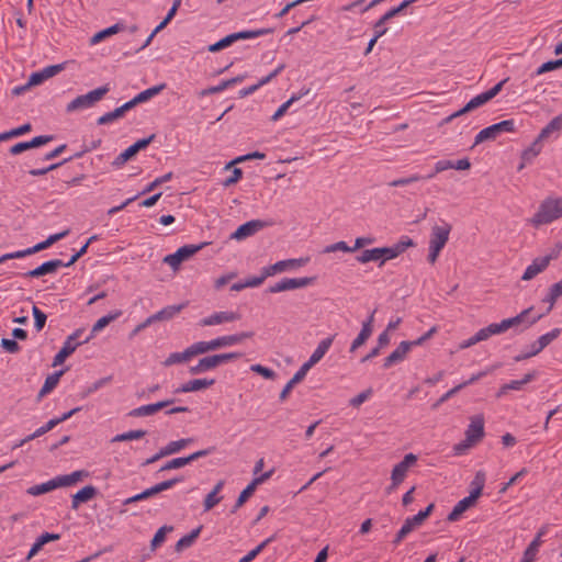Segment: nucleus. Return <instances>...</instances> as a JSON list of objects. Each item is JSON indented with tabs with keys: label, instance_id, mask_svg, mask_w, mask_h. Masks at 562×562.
I'll use <instances>...</instances> for the list:
<instances>
[{
	"label": "nucleus",
	"instance_id": "obj_1",
	"mask_svg": "<svg viewBox=\"0 0 562 562\" xmlns=\"http://www.w3.org/2000/svg\"><path fill=\"white\" fill-rule=\"evenodd\" d=\"M562 217V196L544 199L535 215L530 218V223L538 227L540 225L550 224Z\"/></svg>",
	"mask_w": 562,
	"mask_h": 562
},
{
	"label": "nucleus",
	"instance_id": "obj_2",
	"mask_svg": "<svg viewBox=\"0 0 562 562\" xmlns=\"http://www.w3.org/2000/svg\"><path fill=\"white\" fill-rule=\"evenodd\" d=\"M241 357L240 352H227V353H217L210 355L201 358L196 364L191 366L189 368V373L192 375H198L211 371L224 363L229 361L239 359Z\"/></svg>",
	"mask_w": 562,
	"mask_h": 562
},
{
	"label": "nucleus",
	"instance_id": "obj_3",
	"mask_svg": "<svg viewBox=\"0 0 562 562\" xmlns=\"http://www.w3.org/2000/svg\"><path fill=\"white\" fill-rule=\"evenodd\" d=\"M109 91H110V86L104 85L94 90L89 91L86 94L78 95L71 102H69L67 104L66 111L68 113H70V112H75L77 110L91 108L97 102H99Z\"/></svg>",
	"mask_w": 562,
	"mask_h": 562
},
{
	"label": "nucleus",
	"instance_id": "obj_4",
	"mask_svg": "<svg viewBox=\"0 0 562 562\" xmlns=\"http://www.w3.org/2000/svg\"><path fill=\"white\" fill-rule=\"evenodd\" d=\"M515 121L514 120H505L487 126L480 131L474 139V145H479L486 140L496 139L502 133H513L515 132Z\"/></svg>",
	"mask_w": 562,
	"mask_h": 562
},
{
	"label": "nucleus",
	"instance_id": "obj_5",
	"mask_svg": "<svg viewBox=\"0 0 562 562\" xmlns=\"http://www.w3.org/2000/svg\"><path fill=\"white\" fill-rule=\"evenodd\" d=\"M532 311L533 307H528L514 317L503 319L501 323H498L502 331L505 333L509 328H518L519 326H522L524 328H529L530 326L536 324L543 315L539 314L530 316Z\"/></svg>",
	"mask_w": 562,
	"mask_h": 562
},
{
	"label": "nucleus",
	"instance_id": "obj_6",
	"mask_svg": "<svg viewBox=\"0 0 562 562\" xmlns=\"http://www.w3.org/2000/svg\"><path fill=\"white\" fill-rule=\"evenodd\" d=\"M417 462V457L414 453H407L401 462L394 465L391 473V485L387 492L395 491L398 485L405 480L411 467Z\"/></svg>",
	"mask_w": 562,
	"mask_h": 562
},
{
	"label": "nucleus",
	"instance_id": "obj_7",
	"mask_svg": "<svg viewBox=\"0 0 562 562\" xmlns=\"http://www.w3.org/2000/svg\"><path fill=\"white\" fill-rule=\"evenodd\" d=\"M315 277L283 278L266 289L267 293L274 294L284 291L306 288L315 282Z\"/></svg>",
	"mask_w": 562,
	"mask_h": 562
},
{
	"label": "nucleus",
	"instance_id": "obj_8",
	"mask_svg": "<svg viewBox=\"0 0 562 562\" xmlns=\"http://www.w3.org/2000/svg\"><path fill=\"white\" fill-rule=\"evenodd\" d=\"M83 331H85L83 328H78L71 335H69L67 337L63 347L55 355V357L53 359V367L63 364L64 361L66 360V358H68L71 353L75 352L77 347L85 344V342H82V340H79L80 337L82 336Z\"/></svg>",
	"mask_w": 562,
	"mask_h": 562
},
{
	"label": "nucleus",
	"instance_id": "obj_9",
	"mask_svg": "<svg viewBox=\"0 0 562 562\" xmlns=\"http://www.w3.org/2000/svg\"><path fill=\"white\" fill-rule=\"evenodd\" d=\"M205 245L206 243H201L199 245H184L180 247L176 252L167 255L162 261L169 265L173 271H177L183 261L191 258Z\"/></svg>",
	"mask_w": 562,
	"mask_h": 562
},
{
	"label": "nucleus",
	"instance_id": "obj_10",
	"mask_svg": "<svg viewBox=\"0 0 562 562\" xmlns=\"http://www.w3.org/2000/svg\"><path fill=\"white\" fill-rule=\"evenodd\" d=\"M155 138V134H151L147 138L138 139L136 143L131 145L124 151H122L113 161L112 166L116 169L124 166L131 158H133L139 150L145 149Z\"/></svg>",
	"mask_w": 562,
	"mask_h": 562
},
{
	"label": "nucleus",
	"instance_id": "obj_11",
	"mask_svg": "<svg viewBox=\"0 0 562 562\" xmlns=\"http://www.w3.org/2000/svg\"><path fill=\"white\" fill-rule=\"evenodd\" d=\"M270 222H265L261 220H252L249 222H246L245 224L240 225L233 234L232 238L237 240H243L247 237H250L261 231L262 228L270 226Z\"/></svg>",
	"mask_w": 562,
	"mask_h": 562
},
{
	"label": "nucleus",
	"instance_id": "obj_12",
	"mask_svg": "<svg viewBox=\"0 0 562 562\" xmlns=\"http://www.w3.org/2000/svg\"><path fill=\"white\" fill-rule=\"evenodd\" d=\"M451 232V225L443 223V225H436L431 228L429 248L442 250L446 246Z\"/></svg>",
	"mask_w": 562,
	"mask_h": 562
},
{
	"label": "nucleus",
	"instance_id": "obj_13",
	"mask_svg": "<svg viewBox=\"0 0 562 562\" xmlns=\"http://www.w3.org/2000/svg\"><path fill=\"white\" fill-rule=\"evenodd\" d=\"M176 402L175 398H167L157 403L146 404L142 405L139 407L133 408L128 412L130 417H145V416H151L159 412L162 408H166L170 405H172Z\"/></svg>",
	"mask_w": 562,
	"mask_h": 562
},
{
	"label": "nucleus",
	"instance_id": "obj_14",
	"mask_svg": "<svg viewBox=\"0 0 562 562\" xmlns=\"http://www.w3.org/2000/svg\"><path fill=\"white\" fill-rule=\"evenodd\" d=\"M210 453H211V449H204V450L195 451L188 457H180V458L172 459V460L166 462L160 468L159 472L169 471V470H173V469H180V468L198 460L199 458L206 457Z\"/></svg>",
	"mask_w": 562,
	"mask_h": 562
},
{
	"label": "nucleus",
	"instance_id": "obj_15",
	"mask_svg": "<svg viewBox=\"0 0 562 562\" xmlns=\"http://www.w3.org/2000/svg\"><path fill=\"white\" fill-rule=\"evenodd\" d=\"M270 475H271V472H266L261 476L254 479L251 481V483H249L246 486V488H244L241 491V493L239 494L235 505L231 509V513L235 514L247 502V499L254 494V492L256 490V486L258 484L263 483L266 480H268L270 477Z\"/></svg>",
	"mask_w": 562,
	"mask_h": 562
},
{
	"label": "nucleus",
	"instance_id": "obj_16",
	"mask_svg": "<svg viewBox=\"0 0 562 562\" xmlns=\"http://www.w3.org/2000/svg\"><path fill=\"white\" fill-rule=\"evenodd\" d=\"M554 258H557V255H547L544 257L536 258L531 262V265H529L526 268L521 279L525 281L532 280L536 276H538L540 272L546 270L547 267L549 266L550 261Z\"/></svg>",
	"mask_w": 562,
	"mask_h": 562
},
{
	"label": "nucleus",
	"instance_id": "obj_17",
	"mask_svg": "<svg viewBox=\"0 0 562 562\" xmlns=\"http://www.w3.org/2000/svg\"><path fill=\"white\" fill-rule=\"evenodd\" d=\"M484 437V417L482 415H475L471 417V422L465 430V438L468 442H475L482 440Z\"/></svg>",
	"mask_w": 562,
	"mask_h": 562
},
{
	"label": "nucleus",
	"instance_id": "obj_18",
	"mask_svg": "<svg viewBox=\"0 0 562 562\" xmlns=\"http://www.w3.org/2000/svg\"><path fill=\"white\" fill-rule=\"evenodd\" d=\"M240 318V315L236 312H216L207 317L202 318L199 325L202 327L214 326L223 323L235 322Z\"/></svg>",
	"mask_w": 562,
	"mask_h": 562
},
{
	"label": "nucleus",
	"instance_id": "obj_19",
	"mask_svg": "<svg viewBox=\"0 0 562 562\" xmlns=\"http://www.w3.org/2000/svg\"><path fill=\"white\" fill-rule=\"evenodd\" d=\"M477 498L479 491H471L469 496L462 498L454 505L453 509L450 512L447 519L449 521H457L468 508L474 505Z\"/></svg>",
	"mask_w": 562,
	"mask_h": 562
},
{
	"label": "nucleus",
	"instance_id": "obj_20",
	"mask_svg": "<svg viewBox=\"0 0 562 562\" xmlns=\"http://www.w3.org/2000/svg\"><path fill=\"white\" fill-rule=\"evenodd\" d=\"M64 69V64L50 65L43 68L40 71L31 74L29 77V86H37L41 85L46 79H49L57 74H59Z\"/></svg>",
	"mask_w": 562,
	"mask_h": 562
},
{
	"label": "nucleus",
	"instance_id": "obj_21",
	"mask_svg": "<svg viewBox=\"0 0 562 562\" xmlns=\"http://www.w3.org/2000/svg\"><path fill=\"white\" fill-rule=\"evenodd\" d=\"M64 266V261L60 259H53L49 261L43 262L37 268L30 270L22 276L24 278H40L42 276L54 273L57 271L58 268H61Z\"/></svg>",
	"mask_w": 562,
	"mask_h": 562
},
{
	"label": "nucleus",
	"instance_id": "obj_22",
	"mask_svg": "<svg viewBox=\"0 0 562 562\" xmlns=\"http://www.w3.org/2000/svg\"><path fill=\"white\" fill-rule=\"evenodd\" d=\"M53 140L52 135H40L31 139L30 142H21L15 145H13L9 151L11 155H19L27 149L36 148L42 145H45Z\"/></svg>",
	"mask_w": 562,
	"mask_h": 562
},
{
	"label": "nucleus",
	"instance_id": "obj_23",
	"mask_svg": "<svg viewBox=\"0 0 562 562\" xmlns=\"http://www.w3.org/2000/svg\"><path fill=\"white\" fill-rule=\"evenodd\" d=\"M215 383L214 379H194L190 380L187 383H183L179 387H177L173 393H190V392H199L205 389H209Z\"/></svg>",
	"mask_w": 562,
	"mask_h": 562
},
{
	"label": "nucleus",
	"instance_id": "obj_24",
	"mask_svg": "<svg viewBox=\"0 0 562 562\" xmlns=\"http://www.w3.org/2000/svg\"><path fill=\"white\" fill-rule=\"evenodd\" d=\"M335 336L327 337L323 339L316 347V349L313 351L310 359L303 363L308 370L315 366L317 362L321 361V359L325 356V353L330 348Z\"/></svg>",
	"mask_w": 562,
	"mask_h": 562
},
{
	"label": "nucleus",
	"instance_id": "obj_25",
	"mask_svg": "<svg viewBox=\"0 0 562 562\" xmlns=\"http://www.w3.org/2000/svg\"><path fill=\"white\" fill-rule=\"evenodd\" d=\"M409 352V345H408V341H402L400 342V345L396 347L395 350H393L385 359H384V363H383V367L385 369H389L391 368L393 364L395 363H398V362H402L407 353Z\"/></svg>",
	"mask_w": 562,
	"mask_h": 562
},
{
	"label": "nucleus",
	"instance_id": "obj_26",
	"mask_svg": "<svg viewBox=\"0 0 562 562\" xmlns=\"http://www.w3.org/2000/svg\"><path fill=\"white\" fill-rule=\"evenodd\" d=\"M122 315V311L117 310L114 312L109 313L105 316H102L99 318L94 325L92 326L91 333L89 336H87L82 342H89L91 339L94 338V336L101 331L104 327H106L111 322L117 319Z\"/></svg>",
	"mask_w": 562,
	"mask_h": 562
},
{
	"label": "nucleus",
	"instance_id": "obj_27",
	"mask_svg": "<svg viewBox=\"0 0 562 562\" xmlns=\"http://www.w3.org/2000/svg\"><path fill=\"white\" fill-rule=\"evenodd\" d=\"M186 307V304H179V305H168L164 307L162 310L158 311L157 313L150 315L149 322L151 324L156 322H162V321H169L173 318L178 313H180Z\"/></svg>",
	"mask_w": 562,
	"mask_h": 562
},
{
	"label": "nucleus",
	"instance_id": "obj_28",
	"mask_svg": "<svg viewBox=\"0 0 562 562\" xmlns=\"http://www.w3.org/2000/svg\"><path fill=\"white\" fill-rule=\"evenodd\" d=\"M536 378V372H529L525 374V376L521 380H514L509 383H505L501 386L498 390L496 396L502 397L507 394L508 391H519L522 389L524 385L531 382Z\"/></svg>",
	"mask_w": 562,
	"mask_h": 562
},
{
	"label": "nucleus",
	"instance_id": "obj_29",
	"mask_svg": "<svg viewBox=\"0 0 562 562\" xmlns=\"http://www.w3.org/2000/svg\"><path fill=\"white\" fill-rule=\"evenodd\" d=\"M97 488L92 485H87L82 487L72 496L71 508L77 509L80 503H86L90 501L97 495Z\"/></svg>",
	"mask_w": 562,
	"mask_h": 562
},
{
	"label": "nucleus",
	"instance_id": "obj_30",
	"mask_svg": "<svg viewBox=\"0 0 562 562\" xmlns=\"http://www.w3.org/2000/svg\"><path fill=\"white\" fill-rule=\"evenodd\" d=\"M542 150V142L536 138L532 144L526 148L521 154L522 164L519 166V170L525 167L526 164H530Z\"/></svg>",
	"mask_w": 562,
	"mask_h": 562
},
{
	"label": "nucleus",
	"instance_id": "obj_31",
	"mask_svg": "<svg viewBox=\"0 0 562 562\" xmlns=\"http://www.w3.org/2000/svg\"><path fill=\"white\" fill-rule=\"evenodd\" d=\"M57 487H60L58 477H54L42 484L33 485L26 490V493L32 496H38L48 493Z\"/></svg>",
	"mask_w": 562,
	"mask_h": 562
},
{
	"label": "nucleus",
	"instance_id": "obj_32",
	"mask_svg": "<svg viewBox=\"0 0 562 562\" xmlns=\"http://www.w3.org/2000/svg\"><path fill=\"white\" fill-rule=\"evenodd\" d=\"M60 539V535L59 533H49V532H44L42 533L37 539L36 541L33 543L29 554H27V559H31L33 558L35 554L38 553V551L43 548V546H45L46 543L50 542V541H56V540H59Z\"/></svg>",
	"mask_w": 562,
	"mask_h": 562
},
{
	"label": "nucleus",
	"instance_id": "obj_33",
	"mask_svg": "<svg viewBox=\"0 0 562 562\" xmlns=\"http://www.w3.org/2000/svg\"><path fill=\"white\" fill-rule=\"evenodd\" d=\"M308 372V369L305 366H301V368L295 372L292 379L285 384L283 390L280 393V400L284 401L289 393L292 391L295 384L300 383Z\"/></svg>",
	"mask_w": 562,
	"mask_h": 562
},
{
	"label": "nucleus",
	"instance_id": "obj_34",
	"mask_svg": "<svg viewBox=\"0 0 562 562\" xmlns=\"http://www.w3.org/2000/svg\"><path fill=\"white\" fill-rule=\"evenodd\" d=\"M223 486H224V481H218L215 484V486L213 487V490L206 495L204 503H203L205 512L212 509L215 505H217L222 501V497L217 496V494L222 491Z\"/></svg>",
	"mask_w": 562,
	"mask_h": 562
},
{
	"label": "nucleus",
	"instance_id": "obj_35",
	"mask_svg": "<svg viewBox=\"0 0 562 562\" xmlns=\"http://www.w3.org/2000/svg\"><path fill=\"white\" fill-rule=\"evenodd\" d=\"M252 335L254 334L251 331H243V333H238V334H234V335L221 336L220 337L221 347L225 348V347L235 346L237 344H240L245 339L251 338Z\"/></svg>",
	"mask_w": 562,
	"mask_h": 562
},
{
	"label": "nucleus",
	"instance_id": "obj_36",
	"mask_svg": "<svg viewBox=\"0 0 562 562\" xmlns=\"http://www.w3.org/2000/svg\"><path fill=\"white\" fill-rule=\"evenodd\" d=\"M202 526L196 527L193 529L190 533L183 536L178 540L176 543V551L180 552L187 548H190L194 541L198 539L199 535L201 533Z\"/></svg>",
	"mask_w": 562,
	"mask_h": 562
},
{
	"label": "nucleus",
	"instance_id": "obj_37",
	"mask_svg": "<svg viewBox=\"0 0 562 562\" xmlns=\"http://www.w3.org/2000/svg\"><path fill=\"white\" fill-rule=\"evenodd\" d=\"M63 373H64V371L60 370L58 372L49 374L45 379V382H44L42 389L38 392V398H42L43 396H45L46 394L50 393L56 387V385L58 384L59 379L63 375Z\"/></svg>",
	"mask_w": 562,
	"mask_h": 562
},
{
	"label": "nucleus",
	"instance_id": "obj_38",
	"mask_svg": "<svg viewBox=\"0 0 562 562\" xmlns=\"http://www.w3.org/2000/svg\"><path fill=\"white\" fill-rule=\"evenodd\" d=\"M310 262L308 257H301V258H293V259H285L278 261V266L280 268V272L286 271V270H294L301 267L306 266Z\"/></svg>",
	"mask_w": 562,
	"mask_h": 562
},
{
	"label": "nucleus",
	"instance_id": "obj_39",
	"mask_svg": "<svg viewBox=\"0 0 562 562\" xmlns=\"http://www.w3.org/2000/svg\"><path fill=\"white\" fill-rule=\"evenodd\" d=\"M189 360H191V356H190V352H189L188 348H186L182 352H172V353H170L165 359L162 364L165 367H171L173 364L188 362Z\"/></svg>",
	"mask_w": 562,
	"mask_h": 562
},
{
	"label": "nucleus",
	"instance_id": "obj_40",
	"mask_svg": "<svg viewBox=\"0 0 562 562\" xmlns=\"http://www.w3.org/2000/svg\"><path fill=\"white\" fill-rule=\"evenodd\" d=\"M86 476H88V472L85 470H79V471H75L70 474L60 475L57 477H58L60 487H64V486H70Z\"/></svg>",
	"mask_w": 562,
	"mask_h": 562
},
{
	"label": "nucleus",
	"instance_id": "obj_41",
	"mask_svg": "<svg viewBox=\"0 0 562 562\" xmlns=\"http://www.w3.org/2000/svg\"><path fill=\"white\" fill-rule=\"evenodd\" d=\"M502 329L498 323L490 324L488 326L481 328L475 334V339L477 342L488 339L492 335H498L502 334Z\"/></svg>",
	"mask_w": 562,
	"mask_h": 562
},
{
	"label": "nucleus",
	"instance_id": "obj_42",
	"mask_svg": "<svg viewBox=\"0 0 562 562\" xmlns=\"http://www.w3.org/2000/svg\"><path fill=\"white\" fill-rule=\"evenodd\" d=\"M271 30L269 29H259L255 31H241L237 33H232L231 36L233 38V43H235L238 40H249V38H256L266 34H269Z\"/></svg>",
	"mask_w": 562,
	"mask_h": 562
},
{
	"label": "nucleus",
	"instance_id": "obj_43",
	"mask_svg": "<svg viewBox=\"0 0 562 562\" xmlns=\"http://www.w3.org/2000/svg\"><path fill=\"white\" fill-rule=\"evenodd\" d=\"M561 296H562V279L559 282L551 285L548 295L543 299V302H548L550 304L548 311H551V308L553 307L557 300Z\"/></svg>",
	"mask_w": 562,
	"mask_h": 562
},
{
	"label": "nucleus",
	"instance_id": "obj_44",
	"mask_svg": "<svg viewBox=\"0 0 562 562\" xmlns=\"http://www.w3.org/2000/svg\"><path fill=\"white\" fill-rule=\"evenodd\" d=\"M147 434L146 430L143 429H136V430H130L123 434H119L112 438V442H121V441H128V440H137Z\"/></svg>",
	"mask_w": 562,
	"mask_h": 562
},
{
	"label": "nucleus",
	"instance_id": "obj_45",
	"mask_svg": "<svg viewBox=\"0 0 562 562\" xmlns=\"http://www.w3.org/2000/svg\"><path fill=\"white\" fill-rule=\"evenodd\" d=\"M123 29V26L119 23L108 27V29H104L98 33H95L91 40H90V43L93 45V44H98L100 43L101 41H103L105 37L108 36H111L113 34H116L119 31H121Z\"/></svg>",
	"mask_w": 562,
	"mask_h": 562
},
{
	"label": "nucleus",
	"instance_id": "obj_46",
	"mask_svg": "<svg viewBox=\"0 0 562 562\" xmlns=\"http://www.w3.org/2000/svg\"><path fill=\"white\" fill-rule=\"evenodd\" d=\"M356 260L359 263H368L370 261H376L380 263V255H379V247L372 248V249H366L361 251L357 257Z\"/></svg>",
	"mask_w": 562,
	"mask_h": 562
},
{
	"label": "nucleus",
	"instance_id": "obj_47",
	"mask_svg": "<svg viewBox=\"0 0 562 562\" xmlns=\"http://www.w3.org/2000/svg\"><path fill=\"white\" fill-rule=\"evenodd\" d=\"M379 255H380V265L379 267H382L385 261L394 259L398 257V249L395 247V245L391 247H379Z\"/></svg>",
	"mask_w": 562,
	"mask_h": 562
},
{
	"label": "nucleus",
	"instance_id": "obj_48",
	"mask_svg": "<svg viewBox=\"0 0 562 562\" xmlns=\"http://www.w3.org/2000/svg\"><path fill=\"white\" fill-rule=\"evenodd\" d=\"M371 335L372 333L371 329H369V327L361 328L358 336L351 342L349 351L355 352L358 348L366 344V341L370 338Z\"/></svg>",
	"mask_w": 562,
	"mask_h": 562
},
{
	"label": "nucleus",
	"instance_id": "obj_49",
	"mask_svg": "<svg viewBox=\"0 0 562 562\" xmlns=\"http://www.w3.org/2000/svg\"><path fill=\"white\" fill-rule=\"evenodd\" d=\"M308 93V90L297 94V95H292L286 102H284L283 104H281L279 106V109L274 112V114L272 115V120L273 121H277L279 120L281 116H283L285 114V112L288 111L289 106L300 100L303 95L307 94Z\"/></svg>",
	"mask_w": 562,
	"mask_h": 562
},
{
	"label": "nucleus",
	"instance_id": "obj_50",
	"mask_svg": "<svg viewBox=\"0 0 562 562\" xmlns=\"http://www.w3.org/2000/svg\"><path fill=\"white\" fill-rule=\"evenodd\" d=\"M403 11L401 5L392 8L384 13L375 23L374 29H386L384 25L389 20H393L394 16L398 15Z\"/></svg>",
	"mask_w": 562,
	"mask_h": 562
},
{
	"label": "nucleus",
	"instance_id": "obj_51",
	"mask_svg": "<svg viewBox=\"0 0 562 562\" xmlns=\"http://www.w3.org/2000/svg\"><path fill=\"white\" fill-rule=\"evenodd\" d=\"M32 130V126L30 123L23 124L16 128H13L11 131L4 132L0 134V142L7 140L12 137H18L20 135H23Z\"/></svg>",
	"mask_w": 562,
	"mask_h": 562
},
{
	"label": "nucleus",
	"instance_id": "obj_52",
	"mask_svg": "<svg viewBox=\"0 0 562 562\" xmlns=\"http://www.w3.org/2000/svg\"><path fill=\"white\" fill-rule=\"evenodd\" d=\"M165 88V85H159V86H154L151 88H148L142 92H139L135 99L137 100L138 104L139 103H143L149 99H151L153 97H155L156 94H158L162 89Z\"/></svg>",
	"mask_w": 562,
	"mask_h": 562
},
{
	"label": "nucleus",
	"instance_id": "obj_53",
	"mask_svg": "<svg viewBox=\"0 0 562 562\" xmlns=\"http://www.w3.org/2000/svg\"><path fill=\"white\" fill-rule=\"evenodd\" d=\"M561 334L560 328H553L551 331L540 336L537 340V344L540 348L544 349L548 345H550L553 340H555Z\"/></svg>",
	"mask_w": 562,
	"mask_h": 562
},
{
	"label": "nucleus",
	"instance_id": "obj_54",
	"mask_svg": "<svg viewBox=\"0 0 562 562\" xmlns=\"http://www.w3.org/2000/svg\"><path fill=\"white\" fill-rule=\"evenodd\" d=\"M124 115L119 106V108L114 109L113 111L101 115L97 122L99 125H106V124H110V123L114 122L115 120H119Z\"/></svg>",
	"mask_w": 562,
	"mask_h": 562
},
{
	"label": "nucleus",
	"instance_id": "obj_55",
	"mask_svg": "<svg viewBox=\"0 0 562 562\" xmlns=\"http://www.w3.org/2000/svg\"><path fill=\"white\" fill-rule=\"evenodd\" d=\"M562 68V58L557 60H549L543 63L535 72L536 76H540L544 72L552 71L555 69Z\"/></svg>",
	"mask_w": 562,
	"mask_h": 562
},
{
	"label": "nucleus",
	"instance_id": "obj_56",
	"mask_svg": "<svg viewBox=\"0 0 562 562\" xmlns=\"http://www.w3.org/2000/svg\"><path fill=\"white\" fill-rule=\"evenodd\" d=\"M32 313H33V316H34V326H35L36 330L40 331V330H42L44 328L46 319H47V316H46V314L43 311H41L35 305L32 308Z\"/></svg>",
	"mask_w": 562,
	"mask_h": 562
},
{
	"label": "nucleus",
	"instance_id": "obj_57",
	"mask_svg": "<svg viewBox=\"0 0 562 562\" xmlns=\"http://www.w3.org/2000/svg\"><path fill=\"white\" fill-rule=\"evenodd\" d=\"M191 442H193V438H182L180 440L170 441L167 443V446L170 451V454H175V453H178L179 451H181L183 448H186Z\"/></svg>",
	"mask_w": 562,
	"mask_h": 562
},
{
	"label": "nucleus",
	"instance_id": "obj_58",
	"mask_svg": "<svg viewBox=\"0 0 562 562\" xmlns=\"http://www.w3.org/2000/svg\"><path fill=\"white\" fill-rule=\"evenodd\" d=\"M181 481H182L181 477H173V479L157 483L156 485L151 486V490L156 495L158 493H161L164 491H167V490L173 487L177 483H179Z\"/></svg>",
	"mask_w": 562,
	"mask_h": 562
},
{
	"label": "nucleus",
	"instance_id": "obj_59",
	"mask_svg": "<svg viewBox=\"0 0 562 562\" xmlns=\"http://www.w3.org/2000/svg\"><path fill=\"white\" fill-rule=\"evenodd\" d=\"M191 359L199 355L210 352L207 341H196L188 347Z\"/></svg>",
	"mask_w": 562,
	"mask_h": 562
},
{
	"label": "nucleus",
	"instance_id": "obj_60",
	"mask_svg": "<svg viewBox=\"0 0 562 562\" xmlns=\"http://www.w3.org/2000/svg\"><path fill=\"white\" fill-rule=\"evenodd\" d=\"M490 100L487 99V95H485V93H480L477 95H475L474 98H472L468 103H467V110L465 111H473L482 105H484L485 103H487Z\"/></svg>",
	"mask_w": 562,
	"mask_h": 562
},
{
	"label": "nucleus",
	"instance_id": "obj_61",
	"mask_svg": "<svg viewBox=\"0 0 562 562\" xmlns=\"http://www.w3.org/2000/svg\"><path fill=\"white\" fill-rule=\"evenodd\" d=\"M171 530H172V527H167V526L159 528L156 531V533L151 540V543H150L151 549L155 550L158 546H160L166 539V532L171 531Z\"/></svg>",
	"mask_w": 562,
	"mask_h": 562
},
{
	"label": "nucleus",
	"instance_id": "obj_62",
	"mask_svg": "<svg viewBox=\"0 0 562 562\" xmlns=\"http://www.w3.org/2000/svg\"><path fill=\"white\" fill-rule=\"evenodd\" d=\"M271 541L270 538L262 541L260 544H258L255 549L249 551L244 558H241L238 562H251L265 548L266 546Z\"/></svg>",
	"mask_w": 562,
	"mask_h": 562
},
{
	"label": "nucleus",
	"instance_id": "obj_63",
	"mask_svg": "<svg viewBox=\"0 0 562 562\" xmlns=\"http://www.w3.org/2000/svg\"><path fill=\"white\" fill-rule=\"evenodd\" d=\"M172 178V172H168L161 177L156 178L154 181H151L149 184L146 186V188L142 191L140 194L148 193L153 190H155L158 186L162 184L164 182L169 181Z\"/></svg>",
	"mask_w": 562,
	"mask_h": 562
},
{
	"label": "nucleus",
	"instance_id": "obj_64",
	"mask_svg": "<svg viewBox=\"0 0 562 562\" xmlns=\"http://www.w3.org/2000/svg\"><path fill=\"white\" fill-rule=\"evenodd\" d=\"M413 530L414 527L407 520H405L402 528L397 531L393 540V544L398 546L402 542V540Z\"/></svg>",
	"mask_w": 562,
	"mask_h": 562
}]
</instances>
